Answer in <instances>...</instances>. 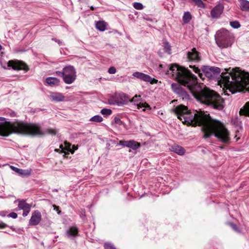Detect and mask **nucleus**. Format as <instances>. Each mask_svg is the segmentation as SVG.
I'll return each mask as SVG.
<instances>
[{"instance_id": "f257e3e1", "label": "nucleus", "mask_w": 249, "mask_h": 249, "mask_svg": "<svg viewBox=\"0 0 249 249\" xmlns=\"http://www.w3.org/2000/svg\"><path fill=\"white\" fill-rule=\"evenodd\" d=\"M159 69L166 74H171L179 84L187 87L198 101L218 110L224 108V99L214 90L202 88L198 83L197 77L188 69L176 64H160Z\"/></svg>"}, {"instance_id": "f03ea898", "label": "nucleus", "mask_w": 249, "mask_h": 249, "mask_svg": "<svg viewBox=\"0 0 249 249\" xmlns=\"http://www.w3.org/2000/svg\"><path fill=\"white\" fill-rule=\"evenodd\" d=\"M178 118L184 124L193 126H200L205 139L214 136L225 144L231 142L230 133L224 124L219 121L212 119L209 114L192 112L187 107L180 105L175 109Z\"/></svg>"}, {"instance_id": "7ed1b4c3", "label": "nucleus", "mask_w": 249, "mask_h": 249, "mask_svg": "<svg viewBox=\"0 0 249 249\" xmlns=\"http://www.w3.org/2000/svg\"><path fill=\"white\" fill-rule=\"evenodd\" d=\"M223 81L229 86L232 93L237 92H249V74L241 71H233L222 76Z\"/></svg>"}, {"instance_id": "20e7f679", "label": "nucleus", "mask_w": 249, "mask_h": 249, "mask_svg": "<svg viewBox=\"0 0 249 249\" xmlns=\"http://www.w3.org/2000/svg\"><path fill=\"white\" fill-rule=\"evenodd\" d=\"M39 127L35 124L26 125L23 122H10L5 124H0V136L7 137L12 133L29 134L35 135L40 134Z\"/></svg>"}, {"instance_id": "39448f33", "label": "nucleus", "mask_w": 249, "mask_h": 249, "mask_svg": "<svg viewBox=\"0 0 249 249\" xmlns=\"http://www.w3.org/2000/svg\"><path fill=\"white\" fill-rule=\"evenodd\" d=\"M215 42L220 48H227L231 46L233 42L234 36L225 28L218 30L214 35Z\"/></svg>"}, {"instance_id": "423d86ee", "label": "nucleus", "mask_w": 249, "mask_h": 249, "mask_svg": "<svg viewBox=\"0 0 249 249\" xmlns=\"http://www.w3.org/2000/svg\"><path fill=\"white\" fill-rule=\"evenodd\" d=\"M130 101L128 96L124 92H115L111 96L108 102L110 105L121 106L126 105Z\"/></svg>"}, {"instance_id": "0eeeda50", "label": "nucleus", "mask_w": 249, "mask_h": 249, "mask_svg": "<svg viewBox=\"0 0 249 249\" xmlns=\"http://www.w3.org/2000/svg\"><path fill=\"white\" fill-rule=\"evenodd\" d=\"M201 70L205 76L210 79L218 80L220 77H222L220 74L221 70L218 67L203 66Z\"/></svg>"}, {"instance_id": "6e6552de", "label": "nucleus", "mask_w": 249, "mask_h": 249, "mask_svg": "<svg viewBox=\"0 0 249 249\" xmlns=\"http://www.w3.org/2000/svg\"><path fill=\"white\" fill-rule=\"evenodd\" d=\"M171 88L172 90L182 100H188L190 99V95L180 85L173 83L171 85Z\"/></svg>"}, {"instance_id": "1a4fd4ad", "label": "nucleus", "mask_w": 249, "mask_h": 249, "mask_svg": "<svg viewBox=\"0 0 249 249\" xmlns=\"http://www.w3.org/2000/svg\"><path fill=\"white\" fill-rule=\"evenodd\" d=\"M7 64L8 67H11L14 70H23L25 72H27L29 69L26 64L22 61L10 60L8 61Z\"/></svg>"}, {"instance_id": "9d476101", "label": "nucleus", "mask_w": 249, "mask_h": 249, "mask_svg": "<svg viewBox=\"0 0 249 249\" xmlns=\"http://www.w3.org/2000/svg\"><path fill=\"white\" fill-rule=\"evenodd\" d=\"M132 75L139 79L143 80L144 82H149L151 84H156L158 80L152 78L150 75L142 72L136 71L133 73Z\"/></svg>"}, {"instance_id": "9b49d317", "label": "nucleus", "mask_w": 249, "mask_h": 249, "mask_svg": "<svg viewBox=\"0 0 249 249\" xmlns=\"http://www.w3.org/2000/svg\"><path fill=\"white\" fill-rule=\"evenodd\" d=\"M187 55V58L190 61L197 63L201 61L200 53L196 50V48H193L191 51L188 52Z\"/></svg>"}, {"instance_id": "f8f14e48", "label": "nucleus", "mask_w": 249, "mask_h": 249, "mask_svg": "<svg viewBox=\"0 0 249 249\" xmlns=\"http://www.w3.org/2000/svg\"><path fill=\"white\" fill-rule=\"evenodd\" d=\"M24 124L26 125H29V124H35L36 125H37L38 127H39V129L40 130V134H37L35 135H31L29 134H21L22 135H30L32 136H43L45 135L46 134L48 133L53 136H55L57 133V131L55 129H53L51 128H49L46 129V130L45 131H43L41 125L39 124H34V123H31V124H27L25 123Z\"/></svg>"}, {"instance_id": "ddd939ff", "label": "nucleus", "mask_w": 249, "mask_h": 249, "mask_svg": "<svg viewBox=\"0 0 249 249\" xmlns=\"http://www.w3.org/2000/svg\"><path fill=\"white\" fill-rule=\"evenodd\" d=\"M41 214L38 210L34 211L32 213V216L29 221V225L30 226H36L37 225L41 220Z\"/></svg>"}, {"instance_id": "4468645a", "label": "nucleus", "mask_w": 249, "mask_h": 249, "mask_svg": "<svg viewBox=\"0 0 249 249\" xmlns=\"http://www.w3.org/2000/svg\"><path fill=\"white\" fill-rule=\"evenodd\" d=\"M140 99L141 96L136 95L132 98L131 102L135 103L134 104L137 106L138 109L144 108L142 109V111H144L146 110H148L150 111L151 107L148 104L146 103H138Z\"/></svg>"}, {"instance_id": "2eb2a0df", "label": "nucleus", "mask_w": 249, "mask_h": 249, "mask_svg": "<svg viewBox=\"0 0 249 249\" xmlns=\"http://www.w3.org/2000/svg\"><path fill=\"white\" fill-rule=\"evenodd\" d=\"M79 228L76 226H72L69 227L65 232L67 237L71 239H74L76 237L79 235Z\"/></svg>"}, {"instance_id": "dca6fc26", "label": "nucleus", "mask_w": 249, "mask_h": 249, "mask_svg": "<svg viewBox=\"0 0 249 249\" xmlns=\"http://www.w3.org/2000/svg\"><path fill=\"white\" fill-rule=\"evenodd\" d=\"M224 10V6L222 4H218L215 6L211 11L210 14L212 18H218L222 14Z\"/></svg>"}, {"instance_id": "f3484780", "label": "nucleus", "mask_w": 249, "mask_h": 249, "mask_svg": "<svg viewBox=\"0 0 249 249\" xmlns=\"http://www.w3.org/2000/svg\"><path fill=\"white\" fill-rule=\"evenodd\" d=\"M11 168L13 171L18 173L19 175L23 177H28L31 174L32 169H22L20 168H18V167H14L13 166H11Z\"/></svg>"}, {"instance_id": "a211bd4d", "label": "nucleus", "mask_w": 249, "mask_h": 249, "mask_svg": "<svg viewBox=\"0 0 249 249\" xmlns=\"http://www.w3.org/2000/svg\"><path fill=\"white\" fill-rule=\"evenodd\" d=\"M50 97L52 101L55 102L64 101L65 98V96L59 92H52Z\"/></svg>"}, {"instance_id": "6ab92c4d", "label": "nucleus", "mask_w": 249, "mask_h": 249, "mask_svg": "<svg viewBox=\"0 0 249 249\" xmlns=\"http://www.w3.org/2000/svg\"><path fill=\"white\" fill-rule=\"evenodd\" d=\"M170 150L179 155L182 156L185 154V150L181 146L174 144L170 148Z\"/></svg>"}, {"instance_id": "aec40b11", "label": "nucleus", "mask_w": 249, "mask_h": 249, "mask_svg": "<svg viewBox=\"0 0 249 249\" xmlns=\"http://www.w3.org/2000/svg\"><path fill=\"white\" fill-rule=\"evenodd\" d=\"M45 82L50 86H57L59 85L60 80L59 79L53 77H48L46 78Z\"/></svg>"}, {"instance_id": "412c9836", "label": "nucleus", "mask_w": 249, "mask_h": 249, "mask_svg": "<svg viewBox=\"0 0 249 249\" xmlns=\"http://www.w3.org/2000/svg\"><path fill=\"white\" fill-rule=\"evenodd\" d=\"M18 208L19 210L23 211L26 210L29 208H31V205L26 202V200L24 199L18 200Z\"/></svg>"}, {"instance_id": "4be33fe9", "label": "nucleus", "mask_w": 249, "mask_h": 249, "mask_svg": "<svg viewBox=\"0 0 249 249\" xmlns=\"http://www.w3.org/2000/svg\"><path fill=\"white\" fill-rule=\"evenodd\" d=\"M64 75H75L76 71L74 68L72 66H67L63 68Z\"/></svg>"}, {"instance_id": "5701e85b", "label": "nucleus", "mask_w": 249, "mask_h": 249, "mask_svg": "<svg viewBox=\"0 0 249 249\" xmlns=\"http://www.w3.org/2000/svg\"><path fill=\"white\" fill-rule=\"evenodd\" d=\"M239 114L249 117V101L247 102L243 107L240 109Z\"/></svg>"}, {"instance_id": "b1692460", "label": "nucleus", "mask_w": 249, "mask_h": 249, "mask_svg": "<svg viewBox=\"0 0 249 249\" xmlns=\"http://www.w3.org/2000/svg\"><path fill=\"white\" fill-rule=\"evenodd\" d=\"M76 77V74L75 75H64L63 79L66 84H70L74 81Z\"/></svg>"}, {"instance_id": "393cba45", "label": "nucleus", "mask_w": 249, "mask_h": 249, "mask_svg": "<svg viewBox=\"0 0 249 249\" xmlns=\"http://www.w3.org/2000/svg\"><path fill=\"white\" fill-rule=\"evenodd\" d=\"M240 2V7L244 11H249V1L247 0H239Z\"/></svg>"}, {"instance_id": "a878e982", "label": "nucleus", "mask_w": 249, "mask_h": 249, "mask_svg": "<svg viewBox=\"0 0 249 249\" xmlns=\"http://www.w3.org/2000/svg\"><path fill=\"white\" fill-rule=\"evenodd\" d=\"M107 23L104 21H99L96 23V29L100 31H104L106 29Z\"/></svg>"}, {"instance_id": "bb28decb", "label": "nucleus", "mask_w": 249, "mask_h": 249, "mask_svg": "<svg viewBox=\"0 0 249 249\" xmlns=\"http://www.w3.org/2000/svg\"><path fill=\"white\" fill-rule=\"evenodd\" d=\"M140 146L141 144L140 143L134 140H129L128 148H131L133 150H136Z\"/></svg>"}, {"instance_id": "cd10ccee", "label": "nucleus", "mask_w": 249, "mask_h": 249, "mask_svg": "<svg viewBox=\"0 0 249 249\" xmlns=\"http://www.w3.org/2000/svg\"><path fill=\"white\" fill-rule=\"evenodd\" d=\"M192 18V15L189 12H185L183 16V21L185 23H188L191 21Z\"/></svg>"}, {"instance_id": "c85d7f7f", "label": "nucleus", "mask_w": 249, "mask_h": 249, "mask_svg": "<svg viewBox=\"0 0 249 249\" xmlns=\"http://www.w3.org/2000/svg\"><path fill=\"white\" fill-rule=\"evenodd\" d=\"M164 51L168 54L171 53V46L168 42L165 41L163 42Z\"/></svg>"}, {"instance_id": "c756f323", "label": "nucleus", "mask_w": 249, "mask_h": 249, "mask_svg": "<svg viewBox=\"0 0 249 249\" xmlns=\"http://www.w3.org/2000/svg\"><path fill=\"white\" fill-rule=\"evenodd\" d=\"M227 224L229 225L231 228L235 232L237 233H240L241 232V229L238 227L235 224L231 222H229L227 223Z\"/></svg>"}, {"instance_id": "7c9ffc66", "label": "nucleus", "mask_w": 249, "mask_h": 249, "mask_svg": "<svg viewBox=\"0 0 249 249\" xmlns=\"http://www.w3.org/2000/svg\"><path fill=\"white\" fill-rule=\"evenodd\" d=\"M103 120V119L102 117L99 115H95V116H93L92 117H91L89 119V121H90V122H97V123H100V122H102Z\"/></svg>"}, {"instance_id": "2f4dec72", "label": "nucleus", "mask_w": 249, "mask_h": 249, "mask_svg": "<svg viewBox=\"0 0 249 249\" xmlns=\"http://www.w3.org/2000/svg\"><path fill=\"white\" fill-rule=\"evenodd\" d=\"M100 112L104 116H108L111 114L112 111L110 109L104 108L101 110Z\"/></svg>"}, {"instance_id": "473e14b6", "label": "nucleus", "mask_w": 249, "mask_h": 249, "mask_svg": "<svg viewBox=\"0 0 249 249\" xmlns=\"http://www.w3.org/2000/svg\"><path fill=\"white\" fill-rule=\"evenodd\" d=\"M230 25L234 29H238L241 26L240 23L238 21H230Z\"/></svg>"}, {"instance_id": "72a5a7b5", "label": "nucleus", "mask_w": 249, "mask_h": 249, "mask_svg": "<svg viewBox=\"0 0 249 249\" xmlns=\"http://www.w3.org/2000/svg\"><path fill=\"white\" fill-rule=\"evenodd\" d=\"M133 7L137 10H142L143 8V6L142 3L140 2H134L133 4Z\"/></svg>"}, {"instance_id": "f704fd0d", "label": "nucleus", "mask_w": 249, "mask_h": 249, "mask_svg": "<svg viewBox=\"0 0 249 249\" xmlns=\"http://www.w3.org/2000/svg\"><path fill=\"white\" fill-rule=\"evenodd\" d=\"M189 67L190 68H192L194 71H195L196 73H198L199 77L202 78V74L200 72V70L198 67H196L195 66H192L191 65Z\"/></svg>"}, {"instance_id": "c9c22d12", "label": "nucleus", "mask_w": 249, "mask_h": 249, "mask_svg": "<svg viewBox=\"0 0 249 249\" xmlns=\"http://www.w3.org/2000/svg\"><path fill=\"white\" fill-rule=\"evenodd\" d=\"M104 247V249H116L114 245L109 243H105Z\"/></svg>"}, {"instance_id": "e433bc0d", "label": "nucleus", "mask_w": 249, "mask_h": 249, "mask_svg": "<svg viewBox=\"0 0 249 249\" xmlns=\"http://www.w3.org/2000/svg\"><path fill=\"white\" fill-rule=\"evenodd\" d=\"M119 145L123 147H127L128 148L129 141L122 140L119 141Z\"/></svg>"}, {"instance_id": "4c0bfd02", "label": "nucleus", "mask_w": 249, "mask_h": 249, "mask_svg": "<svg viewBox=\"0 0 249 249\" xmlns=\"http://www.w3.org/2000/svg\"><path fill=\"white\" fill-rule=\"evenodd\" d=\"M195 3L197 5L198 7L205 8V4L201 0H197Z\"/></svg>"}, {"instance_id": "58836bf2", "label": "nucleus", "mask_w": 249, "mask_h": 249, "mask_svg": "<svg viewBox=\"0 0 249 249\" xmlns=\"http://www.w3.org/2000/svg\"><path fill=\"white\" fill-rule=\"evenodd\" d=\"M64 145H65V150L68 151L67 152H70L71 147L72 146L71 143H70V142H65Z\"/></svg>"}, {"instance_id": "ea45409f", "label": "nucleus", "mask_w": 249, "mask_h": 249, "mask_svg": "<svg viewBox=\"0 0 249 249\" xmlns=\"http://www.w3.org/2000/svg\"><path fill=\"white\" fill-rule=\"evenodd\" d=\"M59 148L61 149V152L64 153L63 156L65 158H68V155L69 154V153L66 152L65 151V150H65V148H64V146L62 144H61L59 146Z\"/></svg>"}, {"instance_id": "a19ab883", "label": "nucleus", "mask_w": 249, "mask_h": 249, "mask_svg": "<svg viewBox=\"0 0 249 249\" xmlns=\"http://www.w3.org/2000/svg\"><path fill=\"white\" fill-rule=\"evenodd\" d=\"M114 123L119 125H121L123 124V123L121 120L120 118L117 116L115 117L114 118Z\"/></svg>"}, {"instance_id": "79ce46f5", "label": "nucleus", "mask_w": 249, "mask_h": 249, "mask_svg": "<svg viewBox=\"0 0 249 249\" xmlns=\"http://www.w3.org/2000/svg\"><path fill=\"white\" fill-rule=\"evenodd\" d=\"M107 71L110 74H114L116 72V69L114 67H110Z\"/></svg>"}, {"instance_id": "37998d69", "label": "nucleus", "mask_w": 249, "mask_h": 249, "mask_svg": "<svg viewBox=\"0 0 249 249\" xmlns=\"http://www.w3.org/2000/svg\"><path fill=\"white\" fill-rule=\"evenodd\" d=\"M8 217H12L14 219L17 218L18 217V214L17 213L14 212L10 213L8 215Z\"/></svg>"}, {"instance_id": "c03bdc74", "label": "nucleus", "mask_w": 249, "mask_h": 249, "mask_svg": "<svg viewBox=\"0 0 249 249\" xmlns=\"http://www.w3.org/2000/svg\"><path fill=\"white\" fill-rule=\"evenodd\" d=\"M80 216L81 218L82 219L84 220V219H85V218H86V214H85V210L84 209L81 210V213L80 214Z\"/></svg>"}, {"instance_id": "a18cd8bd", "label": "nucleus", "mask_w": 249, "mask_h": 249, "mask_svg": "<svg viewBox=\"0 0 249 249\" xmlns=\"http://www.w3.org/2000/svg\"><path fill=\"white\" fill-rule=\"evenodd\" d=\"M30 211H31V208H29L26 210L23 211V213H22L23 216H24V217L26 216L29 214Z\"/></svg>"}, {"instance_id": "49530a36", "label": "nucleus", "mask_w": 249, "mask_h": 249, "mask_svg": "<svg viewBox=\"0 0 249 249\" xmlns=\"http://www.w3.org/2000/svg\"><path fill=\"white\" fill-rule=\"evenodd\" d=\"M55 73L57 75L59 76H60V77H62L63 78L64 77V71H63V70H62V71H56L55 72Z\"/></svg>"}, {"instance_id": "de8ad7c7", "label": "nucleus", "mask_w": 249, "mask_h": 249, "mask_svg": "<svg viewBox=\"0 0 249 249\" xmlns=\"http://www.w3.org/2000/svg\"><path fill=\"white\" fill-rule=\"evenodd\" d=\"M7 227H8V226L6 224L3 223V222H0V229H4Z\"/></svg>"}, {"instance_id": "09e8293b", "label": "nucleus", "mask_w": 249, "mask_h": 249, "mask_svg": "<svg viewBox=\"0 0 249 249\" xmlns=\"http://www.w3.org/2000/svg\"><path fill=\"white\" fill-rule=\"evenodd\" d=\"M52 39L55 42H57L59 45H63V42L60 40L57 39L56 38H53Z\"/></svg>"}, {"instance_id": "8fccbe9b", "label": "nucleus", "mask_w": 249, "mask_h": 249, "mask_svg": "<svg viewBox=\"0 0 249 249\" xmlns=\"http://www.w3.org/2000/svg\"><path fill=\"white\" fill-rule=\"evenodd\" d=\"M77 149V147L75 145H73L71 146V149L70 152H71V154H73L74 152V151Z\"/></svg>"}, {"instance_id": "3c124183", "label": "nucleus", "mask_w": 249, "mask_h": 249, "mask_svg": "<svg viewBox=\"0 0 249 249\" xmlns=\"http://www.w3.org/2000/svg\"><path fill=\"white\" fill-rule=\"evenodd\" d=\"M53 210H55L57 212L58 214H60L61 213V211H59V206H57L55 205H53Z\"/></svg>"}, {"instance_id": "603ef678", "label": "nucleus", "mask_w": 249, "mask_h": 249, "mask_svg": "<svg viewBox=\"0 0 249 249\" xmlns=\"http://www.w3.org/2000/svg\"><path fill=\"white\" fill-rule=\"evenodd\" d=\"M10 115L11 117H15L16 116V113L14 111H11V112L10 113Z\"/></svg>"}, {"instance_id": "864d4df0", "label": "nucleus", "mask_w": 249, "mask_h": 249, "mask_svg": "<svg viewBox=\"0 0 249 249\" xmlns=\"http://www.w3.org/2000/svg\"><path fill=\"white\" fill-rule=\"evenodd\" d=\"M54 151H55V152H58V153H62L61 152V150H60V149H55L54 150Z\"/></svg>"}, {"instance_id": "5fc2aeb1", "label": "nucleus", "mask_w": 249, "mask_h": 249, "mask_svg": "<svg viewBox=\"0 0 249 249\" xmlns=\"http://www.w3.org/2000/svg\"><path fill=\"white\" fill-rule=\"evenodd\" d=\"M9 227L13 230V231H15V228H14V226H9Z\"/></svg>"}, {"instance_id": "6e6d98bb", "label": "nucleus", "mask_w": 249, "mask_h": 249, "mask_svg": "<svg viewBox=\"0 0 249 249\" xmlns=\"http://www.w3.org/2000/svg\"><path fill=\"white\" fill-rule=\"evenodd\" d=\"M219 148L220 149H223L224 148V146H219Z\"/></svg>"}, {"instance_id": "4d7b16f0", "label": "nucleus", "mask_w": 249, "mask_h": 249, "mask_svg": "<svg viewBox=\"0 0 249 249\" xmlns=\"http://www.w3.org/2000/svg\"><path fill=\"white\" fill-rule=\"evenodd\" d=\"M1 120H2V121H5V120H6V119L5 118L1 117ZM5 122H6V121H5Z\"/></svg>"}, {"instance_id": "13d9d810", "label": "nucleus", "mask_w": 249, "mask_h": 249, "mask_svg": "<svg viewBox=\"0 0 249 249\" xmlns=\"http://www.w3.org/2000/svg\"><path fill=\"white\" fill-rule=\"evenodd\" d=\"M2 46L0 44V51L2 50Z\"/></svg>"}, {"instance_id": "bf43d9fd", "label": "nucleus", "mask_w": 249, "mask_h": 249, "mask_svg": "<svg viewBox=\"0 0 249 249\" xmlns=\"http://www.w3.org/2000/svg\"><path fill=\"white\" fill-rule=\"evenodd\" d=\"M193 0V1H194L195 2H196V1L197 0Z\"/></svg>"}]
</instances>
